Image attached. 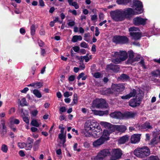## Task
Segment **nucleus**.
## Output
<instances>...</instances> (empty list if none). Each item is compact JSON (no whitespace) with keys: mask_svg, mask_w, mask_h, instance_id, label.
I'll return each mask as SVG.
<instances>
[{"mask_svg":"<svg viewBox=\"0 0 160 160\" xmlns=\"http://www.w3.org/2000/svg\"><path fill=\"white\" fill-rule=\"evenodd\" d=\"M120 44H124L127 43L129 41L128 38L127 37L125 36H120Z\"/></svg>","mask_w":160,"mask_h":160,"instance_id":"28","label":"nucleus"},{"mask_svg":"<svg viewBox=\"0 0 160 160\" xmlns=\"http://www.w3.org/2000/svg\"><path fill=\"white\" fill-rule=\"evenodd\" d=\"M33 94L38 98H40L42 97L41 93L37 89H35L33 90Z\"/></svg>","mask_w":160,"mask_h":160,"instance_id":"33","label":"nucleus"},{"mask_svg":"<svg viewBox=\"0 0 160 160\" xmlns=\"http://www.w3.org/2000/svg\"><path fill=\"white\" fill-rule=\"evenodd\" d=\"M140 140V135L139 134H134L132 135L131 139V142L132 143H136L138 142Z\"/></svg>","mask_w":160,"mask_h":160,"instance_id":"19","label":"nucleus"},{"mask_svg":"<svg viewBox=\"0 0 160 160\" xmlns=\"http://www.w3.org/2000/svg\"><path fill=\"white\" fill-rule=\"evenodd\" d=\"M113 152V155L111 156L110 160H116L121 157L122 153L120 149H114Z\"/></svg>","mask_w":160,"mask_h":160,"instance_id":"11","label":"nucleus"},{"mask_svg":"<svg viewBox=\"0 0 160 160\" xmlns=\"http://www.w3.org/2000/svg\"><path fill=\"white\" fill-rule=\"evenodd\" d=\"M2 133H3L4 134H6L7 132L6 127L5 126V124L4 123H2Z\"/></svg>","mask_w":160,"mask_h":160,"instance_id":"47","label":"nucleus"},{"mask_svg":"<svg viewBox=\"0 0 160 160\" xmlns=\"http://www.w3.org/2000/svg\"><path fill=\"white\" fill-rule=\"evenodd\" d=\"M141 94H138L135 98L131 99L128 102L129 105L132 108L138 106L140 105L142 98Z\"/></svg>","mask_w":160,"mask_h":160,"instance_id":"6","label":"nucleus"},{"mask_svg":"<svg viewBox=\"0 0 160 160\" xmlns=\"http://www.w3.org/2000/svg\"><path fill=\"white\" fill-rule=\"evenodd\" d=\"M156 137H154L151 140L150 142V144L151 145H156L158 143V142L157 141L156 139Z\"/></svg>","mask_w":160,"mask_h":160,"instance_id":"45","label":"nucleus"},{"mask_svg":"<svg viewBox=\"0 0 160 160\" xmlns=\"http://www.w3.org/2000/svg\"><path fill=\"white\" fill-rule=\"evenodd\" d=\"M129 137L127 135H126L121 137L118 140L120 144H123L128 141Z\"/></svg>","mask_w":160,"mask_h":160,"instance_id":"27","label":"nucleus"},{"mask_svg":"<svg viewBox=\"0 0 160 160\" xmlns=\"http://www.w3.org/2000/svg\"><path fill=\"white\" fill-rule=\"evenodd\" d=\"M43 85L42 83L40 82H35V88H40Z\"/></svg>","mask_w":160,"mask_h":160,"instance_id":"40","label":"nucleus"},{"mask_svg":"<svg viewBox=\"0 0 160 160\" xmlns=\"http://www.w3.org/2000/svg\"><path fill=\"white\" fill-rule=\"evenodd\" d=\"M80 46L82 48H87L88 47V44L85 42H83L80 44Z\"/></svg>","mask_w":160,"mask_h":160,"instance_id":"48","label":"nucleus"},{"mask_svg":"<svg viewBox=\"0 0 160 160\" xmlns=\"http://www.w3.org/2000/svg\"><path fill=\"white\" fill-rule=\"evenodd\" d=\"M125 87L122 84H112V88L113 91L118 92H122L125 89Z\"/></svg>","mask_w":160,"mask_h":160,"instance_id":"12","label":"nucleus"},{"mask_svg":"<svg viewBox=\"0 0 160 160\" xmlns=\"http://www.w3.org/2000/svg\"><path fill=\"white\" fill-rule=\"evenodd\" d=\"M116 130L120 132H124L127 129L126 126L123 125H116Z\"/></svg>","mask_w":160,"mask_h":160,"instance_id":"24","label":"nucleus"},{"mask_svg":"<svg viewBox=\"0 0 160 160\" xmlns=\"http://www.w3.org/2000/svg\"><path fill=\"white\" fill-rule=\"evenodd\" d=\"M133 8H134L135 10L138 11L137 14H139L142 12L143 6L142 3L140 1L137 0L133 2V5L131 6Z\"/></svg>","mask_w":160,"mask_h":160,"instance_id":"10","label":"nucleus"},{"mask_svg":"<svg viewBox=\"0 0 160 160\" xmlns=\"http://www.w3.org/2000/svg\"><path fill=\"white\" fill-rule=\"evenodd\" d=\"M128 58L127 61V64H131L134 65L132 64V60L134 58V52L133 51L130 50L128 51Z\"/></svg>","mask_w":160,"mask_h":160,"instance_id":"20","label":"nucleus"},{"mask_svg":"<svg viewBox=\"0 0 160 160\" xmlns=\"http://www.w3.org/2000/svg\"><path fill=\"white\" fill-rule=\"evenodd\" d=\"M105 141L102 138L100 137L99 139L94 141L93 143V145L94 147H98L102 144Z\"/></svg>","mask_w":160,"mask_h":160,"instance_id":"22","label":"nucleus"},{"mask_svg":"<svg viewBox=\"0 0 160 160\" xmlns=\"http://www.w3.org/2000/svg\"><path fill=\"white\" fill-rule=\"evenodd\" d=\"M121 79L123 80H128L129 79V77L126 74L123 73L120 76Z\"/></svg>","mask_w":160,"mask_h":160,"instance_id":"37","label":"nucleus"},{"mask_svg":"<svg viewBox=\"0 0 160 160\" xmlns=\"http://www.w3.org/2000/svg\"><path fill=\"white\" fill-rule=\"evenodd\" d=\"M122 12L124 17L128 19H130L132 16L137 14L133 9L129 8L124 9Z\"/></svg>","mask_w":160,"mask_h":160,"instance_id":"7","label":"nucleus"},{"mask_svg":"<svg viewBox=\"0 0 160 160\" xmlns=\"http://www.w3.org/2000/svg\"><path fill=\"white\" fill-rule=\"evenodd\" d=\"M137 93L136 90L133 89L132 91L129 94H127L125 96H122L121 97L122 99L124 100H126L129 99L132 97H134Z\"/></svg>","mask_w":160,"mask_h":160,"instance_id":"15","label":"nucleus"},{"mask_svg":"<svg viewBox=\"0 0 160 160\" xmlns=\"http://www.w3.org/2000/svg\"><path fill=\"white\" fill-rule=\"evenodd\" d=\"M101 137L106 141L109 139V136L111 133L108 130H104Z\"/></svg>","mask_w":160,"mask_h":160,"instance_id":"23","label":"nucleus"},{"mask_svg":"<svg viewBox=\"0 0 160 160\" xmlns=\"http://www.w3.org/2000/svg\"><path fill=\"white\" fill-rule=\"evenodd\" d=\"M90 123L93 124L92 126V128L91 130H94L95 129H96V128H100V127L99 126V124L95 120H93L92 121H90Z\"/></svg>","mask_w":160,"mask_h":160,"instance_id":"26","label":"nucleus"},{"mask_svg":"<svg viewBox=\"0 0 160 160\" xmlns=\"http://www.w3.org/2000/svg\"><path fill=\"white\" fill-rule=\"evenodd\" d=\"M40 141H41L40 139H39L36 141L34 143V148L35 147H36L37 146H38L40 142Z\"/></svg>","mask_w":160,"mask_h":160,"instance_id":"59","label":"nucleus"},{"mask_svg":"<svg viewBox=\"0 0 160 160\" xmlns=\"http://www.w3.org/2000/svg\"><path fill=\"white\" fill-rule=\"evenodd\" d=\"M136 128L138 130H142L144 129H151L152 128L150 123L148 122H146L145 123L140 125L139 124L136 125Z\"/></svg>","mask_w":160,"mask_h":160,"instance_id":"13","label":"nucleus"},{"mask_svg":"<svg viewBox=\"0 0 160 160\" xmlns=\"http://www.w3.org/2000/svg\"><path fill=\"white\" fill-rule=\"evenodd\" d=\"M116 55H119L120 57L116 58L112 60V62L114 63L118 64L122 61L125 60L128 58V54L125 51H120L119 52H116L115 53Z\"/></svg>","mask_w":160,"mask_h":160,"instance_id":"5","label":"nucleus"},{"mask_svg":"<svg viewBox=\"0 0 160 160\" xmlns=\"http://www.w3.org/2000/svg\"><path fill=\"white\" fill-rule=\"evenodd\" d=\"M36 31L35 26L34 24H32L30 27V33L32 36H33Z\"/></svg>","mask_w":160,"mask_h":160,"instance_id":"36","label":"nucleus"},{"mask_svg":"<svg viewBox=\"0 0 160 160\" xmlns=\"http://www.w3.org/2000/svg\"><path fill=\"white\" fill-rule=\"evenodd\" d=\"M120 35H115L113 36L112 39V41L116 44H120Z\"/></svg>","mask_w":160,"mask_h":160,"instance_id":"30","label":"nucleus"},{"mask_svg":"<svg viewBox=\"0 0 160 160\" xmlns=\"http://www.w3.org/2000/svg\"><path fill=\"white\" fill-rule=\"evenodd\" d=\"M101 76V74L100 73L98 72H96L94 73V77L96 78H98L100 77Z\"/></svg>","mask_w":160,"mask_h":160,"instance_id":"56","label":"nucleus"},{"mask_svg":"<svg viewBox=\"0 0 160 160\" xmlns=\"http://www.w3.org/2000/svg\"><path fill=\"white\" fill-rule=\"evenodd\" d=\"M111 155L109 150L107 149L100 150L96 156L92 158V160H103L104 158Z\"/></svg>","mask_w":160,"mask_h":160,"instance_id":"3","label":"nucleus"},{"mask_svg":"<svg viewBox=\"0 0 160 160\" xmlns=\"http://www.w3.org/2000/svg\"><path fill=\"white\" fill-rule=\"evenodd\" d=\"M38 43L39 46L41 47H43L44 46V42L41 40L38 41Z\"/></svg>","mask_w":160,"mask_h":160,"instance_id":"50","label":"nucleus"},{"mask_svg":"<svg viewBox=\"0 0 160 160\" xmlns=\"http://www.w3.org/2000/svg\"><path fill=\"white\" fill-rule=\"evenodd\" d=\"M18 146L20 148H23L24 147H27V144L25 142H18Z\"/></svg>","mask_w":160,"mask_h":160,"instance_id":"43","label":"nucleus"},{"mask_svg":"<svg viewBox=\"0 0 160 160\" xmlns=\"http://www.w3.org/2000/svg\"><path fill=\"white\" fill-rule=\"evenodd\" d=\"M102 129L100 128H96L92 132V135L96 138H98L102 135Z\"/></svg>","mask_w":160,"mask_h":160,"instance_id":"21","label":"nucleus"},{"mask_svg":"<svg viewBox=\"0 0 160 160\" xmlns=\"http://www.w3.org/2000/svg\"><path fill=\"white\" fill-rule=\"evenodd\" d=\"M23 115L25 116L24 112H23ZM22 117L23 121L25 122L27 124H29V121L28 118L27 117L25 116H23V115L22 116Z\"/></svg>","mask_w":160,"mask_h":160,"instance_id":"42","label":"nucleus"},{"mask_svg":"<svg viewBox=\"0 0 160 160\" xmlns=\"http://www.w3.org/2000/svg\"><path fill=\"white\" fill-rule=\"evenodd\" d=\"M151 74L152 76L157 77L158 76H160V71L159 69L152 71Z\"/></svg>","mask_w":160,"mask_h":160,"instance_id":"34","label":"nucleus"},{"mask_svg":"<svg viewBox=\"0 0 160 160\" xmlns=\"http://www.w3.org/2000/svg\"><path fill=\"white\" fill-rule=\"evenodd\" d=\"M68 1L70 5L74 7L76 9L79 8V7L77 2H73L72 0H68Z\"/></svg>","mask_w":160,"mask_h":160,"instance_id":"31","label":"nucleus"},{"mask_svg":"<svg viewBox=\"0 0 160 160\" xmlns=\"http://www.w3.org/2000/svg\"><path fill=\"white\" fill-rule=\"evenodd\" d=\"M98 18V16L97 15L94 14L91 16V20L92 21H97Z\"/></svg>","mask_w":160,"mask_h":160,"instance_id":"49","label":"nucleus"},{"mask_svg":"<svg viewBox=\"0 0 160 160\" xmlns=\"http://www.w3.org/2000/svg\"><path fill=\"white\" fill-rule=\"evenodd\" d=\"M133 153L136 157L142 158L149 156L150 154V152L148 147L144 146L136 149L134 150Z\"/></svg>","mask_w":160,"mask_h":160,"instance_id":"1","label":"nucleus"},{"mask_svg":"<svg viewBox=\"0 0 160 160\" xmlns=\"http://www.w3.org/2000/svg\"><path fill=\"white\" fill-rule=\"evenodd\" d=\"M137 115V113L136 112L127 111L123 113V119L133 118L136 116Z\"/></svg>","mask_w":160,"mask_h":160,"instance_id":"16","label":"nucleus"},{"mask_svg":"<svg viewBox=\"0 0 160 160\" xmlns=\"http://www.w3.org/2000/svg\"><path fill=\"white\" fill-rule=\"evenodd\" d=\"M119 66L118 65H114L111 63L107 65V68L108 70H111L114 72H118L120 70V68Z\"/></svg>","mask_w":160,"mask_h":160,"instance_id":"14","label":"nucleus"},{"mask_svg":"<svg viewBox=\"0 0 160 160\" xmlns=\"http://www.w3.org/2000/svg\"><path fill=\"white\" fill-rule=\"evenodd\" d=\"M150 160H160L157 156H151L150 157Z\"/></svg>","mask_w":160,"mask_h":160,"instance_id":"52","label":"nucleus"},{"mask_svg":"<svg viewBox=\"0 0 160 160\" xmlns=\"http://www.w3.org/2000/svg\"><path fill=\"white\" fill-rule=\"evenodd\" d=\"M83 146L85 148H88L90 147V145L89 143L86 142L84 143Z\"/></svg>","mask_w":160,"mask_h":160,"instance_id":"62","label":"nucleus"},{"mask_svg":"<svg viewBox=\"0 0 160 160\" xmlns=\"http://www.w3.org/2000/svg\"><path fill=\"white\" fill-rule=\"evenodd\" d=\"M77 37L78 35L73 36L72 39V41L74 42H77L78 41Z\"/></svg>","mask_w":160,"mask_h":160,"instance_id":"54","label":"nucleus"},{"mask_svg":"<svg viewBox=\"0 0 160 160\" xmlns=\"http://www.w3.org/2000/svg\"><path fill=\"white\" fill-rule=\"evenodd\" d=\"M73 50L76 52H78L80 50V48L78 46H75L72 48Z\"/></svg>","mask_w":160,"mask_h":160,"instance_id":"53","label":"nucleus"},{"mask_svg":"<svg viewBox=\"0 0 160 160\" xmlns=\"http://www.w3.org/2000/svg\"><path fill=\"white\" fill-rule=\"evenodd\" d=\"M78 102V96L76 93H75L73 95V98L72 102L71 105H73L74 104H77Z\"/></svg>","mask_w":160,"mask_h":160,"instance_id":"35","label":"nucleus"},{"mask_svg":"<svg viewBox=\"0 0 160 160\" xmlns=\"http://www.w3.org/2000/svg\"><path fill=\"white\" fill-rule=\"evenodd\" d=\"M12 123L16 124H18L20 123V121L18 119H15L13 121L11 122V124Z\"/></svg>","mask_w":160,"mask_h":160,"instance_id":"55","label":"nucleus"},{"mask_svg":"<svg viewBox=\"0 0 160 160\" xmlns=\"http://www.w3.org/2000/svg\"><path fill=\"white\" fill-rule=\"evenodd\" d=\"M8 148L7 146L5 144L2 145L1 147V150L4 152L6 153L8 151Z\"/></svg>","mask_w":160,"mask_h":160,"instance_id":"41","label":"nucleus"},{"mask_svg":"<svg viewBox=\"0 0 160 160\" xmlns=\"http://www.w3.org/2000/svg\"><path fill=\"white\" fill-rule=\"evenodd\" d=\"M131 1V0H117L116 2L119 5H126Z\"/></svg>","mask_w":160,"mask_h":160,"instance_id":"32","label":"nucleus"},{"mask_svg":"<svg viewBox=\"0 0 160 160\" xmlns=\"http://www.w3.org/2000/svg\"><path fill=\"white\" fill-rule=\"evenodd\" d=\"M129 31L130 32H133V31H140V29L138 28L132 27H130L128 29Z\"/></svg>","mask_w":160,"mask_h":160,"instance_id":"39","label":"nucleus"},{"mask_svg":"<svg viewBox=\"0 0 160 160\" xmlns=\"http://www.w3.org/2000/svg\"><path fill=\"white\" fill-rule=\"evenodd\" d=\"M92 103L94 107L98 108L104 109L108 107V103L102 98H96L93 101Z\"/></svg>","mask_w":160,"mask_h":160,"instance_id":"2","label":"nucleus"},{"mask_svg":"<svg viewBox=\"0 0 160 160\" xmlns=\"http://www.w3.org/2000/svg\"><path fill=\"white\" fill-rule=\"evenodd\" d=\"M39 5L42 7H43L45 6L44 2L43 0H39Z\"/></svg>","mask_w":160,"mask_h":160,"instance_id":"64","label":"nucleus"},{"mask_svg":"<svg viewBox=\"0 0 160 160\" xmlns=\"http://www.w3.org/2000/svg\"><path fill=\"white\" fill-rule=\"evenodd\" d=\"M138 63L141 65L144 69H146V67L145 65V62L143 59H142L140 62Z\"/></svg>","mask_w":160,"mask_h":160,"instance_id":"44","label":"nucleus"},{"mask_svg":"<svg viewBox=\"0 0 160 160\" xmlns=\"http://www.w3.org/2000/svg\"><path fill=\"white\" fill-rule=\"evenodd\" d=\"M58 138L61 140H62L63 139L66 138V136L64 135V134H59L58 135Z\"/></svg>","mask_w":160,"mask_h":160,"instance_id":"58","label":"nucleus"},{"mask_svg":"<svg viewBox=\"0 0 160 160\" xmlns=\"http://www.w3.org/2000/svg\"><path fill=\"white\" fill-rule=\"evenodd\" d=\"M75 77L74 75H71L68 78V80L69 81H73L75 80Z\"/></svg>","mask_w":160,"mask_h":160,"instance_id":"60","label":"nucleus"},{"mask_svg":"<svg viewBox=\"0 0 160 160\" xmlns=\"http://www.w3.org/2000/svg\"><path fill=\"white\" fill-rule=\"evenodd\" d=\"M123 113L120 112H115L111 113L110 116L112 118L116 119H123Z\"/></svg>","mask_w":160,"mask_h":160,"instance_id":"18","label":"nucleus"},{"mask_svg":"<svg viewBox=\"0 0 160 160\" xmlns=\"http://www.w3.org/2000/svg\"><path fill=\"white\" fill-rule=\"evenodd\" d=\"M110 16L115 21L118 22L123 20L124 16L122 10L117 9L115 11H112L110 12Z\"/></svg>","mask_w":160,"mask_h":160,"instance_id":"4","label":"nucleus"},{"mask_svg":"<svg viewBox=\"0 0 160 160\" xmlns=\"http://www.w3.org/2000/svg\"><path fill=\"white\" fill-rule=\"evenodd\" d=\"M113 93V92L112 91L111 89L110 88L107 89L105 92V94H110Z\"/></svg>","mask_w":160,"mask_h":160,"instance_id":"51","label":"nucleus"},{"mask_svg":"<svg viewBox=\"0 0 160 160\" xmlns=\"http://www.w3.org/2000/svg\"><path fill=\"white\" fill-rule=\"evenodd\" d=\"M85 75V73L84 72H81L78 76L77 79L79 80L81 78L83 77Z\"/></svg>","mask_w":160,"mask_h":160,"instance_id":"63","label":"nucleus"},{"mask_svg":"<svg viewBox=\"0 0 160 160\" xmlns=\"http://www.w3.org/2000/svg\"><path fill=\"white\" fill-rule=\"evenodd\" d=\"M129 35L132 39L135 40L140 39L142 36V33L141 32H129Z\"/></svg>","mask_w":160,"mask_h":160,"instance_id":"17","label":"nucleus"},{"mask_svg":"<svg viewBox=\"0 0 160 160\" xmlns=\"http://www.w3.org/2000/svg\"><path fill=\"white\" fill-rule=\"evenodd\" d=\"M141 56L139 55H137L135 58H133L132 60V64L135 62H137L139 61V60L140 59Z\"/></svg>","mask_w":160,"mask_h":160,"instance_id":"46","label":"nucleus"},{"mask_svg":"<svg viewBox=\"0 0 160 160\" xmlns=\"http://www.w3.org/2000/svg\"><path fill=\"white\" fill-rule=\"evenodd\" d=\"M93 120L90 119L88 120L85 123V128L86 130H90L92 128V126L93 124L90 123V122H88L92 121Z\"/></svg>","mask_w":160,"mask_h":160,"instance_id":"29","label":"nucleus"},{"mask_svg":"<svg viewBox=\"0 0 160 160\" xmlns=\"http://www.w3.org/2000/svg\"><path fill=\"white\" fill-rule=\"evenodd\" d=\"M100 124L107 129H108L111 133L114 132L115 130H116V125L112 124L109 123L104 122H101Z\"/></svg>","mask_w":160,"mask_h":160,"instance_id":"8","label":"nucleus"},{"mask_svg":"<svg viewBox=\"0 0 160 160\" xmlns=\"http://www.w3.org/2000/svg\"><path fill=\"white\" fill-rule=\"evenodd\" d=\"M31 114L34 116H36L38 113V111L37 110H34L32 111Z\"/></svg>","mask_w":160,"mask_h":160,"instance_id":"61","label":"nucleus"},{"mask_svg":"<svg viewBox=\"0 0 160 160\" xmlns=\"http://www.w3.org/2000/svg\"><path fill=\"white\" fill-rule=\"evenodd\" d=\"M34 140L33 139L30 137H28L27 139V142L26 143L27 144V147L28 149H30L32 147V144L33 143Z\"/></svg>","mask_w":160,"mask_h":160,"instance_id":"25","label":"nucleus"},{"mask_svg":"<svg viewBox=\"0 0 160 160\" xmlns=\"http://www.w3.org/2000/svg\"><path fill=\"white\" fill-rule=\"evenodd\" d=\"M147 19H144L141 17H137L132 20V22L134 25L139 26L140 25H144L146 23Z\"/></svg>","mask_w":160,"mask_h":160,"instance_id":"9","label":"nucleus"},{"mask_svg":"<svg viewBox=\"0 0 160 160\" xmlns=\"http://www.w3.org/2000/svg\"><path fill=\"white\" fill-rule=\"evenodd\" d=\"M31 124L33 126L37 127L39 126V124L36 119H33L31 122Z\"/></svg>","mask_w":160,"mask_h":160,"instance_id":"38","label":"nucleus"},{"mask_svg":"<svg viewBox=\"0 0 160 160\" xmlns=\"http://www.w3.org/2000/svg\"><path fill=\"white\" fill-rule=\"evenodd\" d=\"M100 32L99 31V28L98 27H96L95 28V35L97 37L99 35V34Z\"/></svg>","mask_w":160,"mask_h":160,"instance_id":"57","label":"nucleus"}]
</instances>
